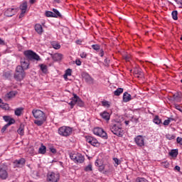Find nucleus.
Instances as JSON below:
<instances>
[{
    "label": "nucleus",
    "instance_id": "nucleus-1",
    "mask_svg": "<svg viewBox=\"0 0 182 182\" xmlns=\"http://www.w3.org/2000/svg\"><path fill=\"white\" fill-rule=\"evenodd\" d=\"M32 114L36 120H34V124L37 126H42L45 122H46V114L41 109H34L32 111Z\"/></svg>",
    "mask_w": 182,
    "mask_h": 182
},
{
    "label": "nucleus",
    "instance_id": "nucleus-2",
    "mask_svg": "<svg viewBox=\"0 0 182 182\" xmlns=\"http://www.w3.org/2000/svg\"><path fill=\"white\" fill-rule=\"evenodd\" d=\"M109 128L112 133L115 134V136H118L119 137H122V136H123V128H122V123H112L110 125Z\"/></svg>",
    "mask_w": 182,
    "mask_h": 182
},
{
    "label": "nucleus",
    "instance_id": "nucleus-3",
    "mask_svg": "<svg viewBox=\"0 0 182 182\" xmlns=\"http://www.w3.org/2000/svg\"><path fill=\"white\" fill-rule=\"evenodd\" d=\"M25 76H26V73H25V70L21 67V65H18L16 68V72L14 73V77L17 82H21L25 79Z\"/></svg>",
    "mask_w": 182,
    "mask_h": 182
},
{
    "label": "nucleus",
    "instance_id": "nucleus-4",
    "mask_svg": "<svg viewBox=\"0 0 182 182\" xmlns=\"http://www.w3.org/2000/svg\"><path fill=\"white\" fill-rule=\"evenodd\" d=\"M73 133V129L70 127L63 126L58 129V134L63 137H69Z\"/></svg>",
    "mask_w": 182,
    "mask_h": 182
},
{
    "label": "nucleus",
    "instance_id": "nucleus-5",
    "mask_svg": "<svg viewBox=\"0 0 182 182\" xmlns=\"http://www.w3.org/2000/svg\"><path fill=\"white\" fill-rule=\"evenodd\" d=\"M23 55L28 60H41V57L31 50H25Z\"/></svg>",
    "mask_w": 182,
    "mask_h": 182
},
{
    "label": "nucleus",
    "instance_id": "nucleus-6",
    "mask_svg": "<svg viewBox=\"0 0 182 182\" xmlns=\"http://www.w3.org/2000/svg\"><path fill=\"white\" fill-rule=\"evenodd\" d=\"M71 102L69 105L71 106V109H73L75 105H77L80 107H83L85 106V102L75 94L73 95Z\"/></svg>",
    "mask_w": 182,
    "mask_h": 182
},
{
    "label": "nucleus",
    "instance_id": "nucleus-7",
    "mask_svg": "<svg viewBox=\"0 0 182 182\" xmlns=\"http://www.w3.org/2000/svg\"><path fill=\"white\" fill-rule=\"evenodd\" d=\"M70 158L75 163H79L80 164L85 161V156L81 154H72L70 155Z\"/></svg>",
    "mask_w": 182,
    "mask_h": 182
},
{
    "label": "nucleus",
    "instance_id": "nucleus-8",
    "mask_svg": "<svg viewBox=\"0 0 182 182\" xmlns=\"http://www.w3.org/2000/svg\"><path fill=\"white\" fill-rule=\"evenodd\" d=\"M60 178V175L58 173L48 172L47 175V180L49 182H58Z\"/></svg>",
    "mask_w": 182,
    "mask_h": 182
},
{
    "label": "nucleus",
    "instance_id": "nucleus-9",
    "mask_svg": "<svg viewBox=\"0 0 182 182\" xmlns=\"http://www.w3.org/2000/svg\"><path fill=\"white\" fill-rule=\"evenodd\" d=\"M93 133L96 136H99L100 137H102V139H105V140L107 139V133L103 130V129L97 127L93 129Z\"/></svg>",
    "mask_w": 182,
    "mask_h": 182
},
{
    "label": "nucleus",
    "instance_id": "nucleus-10",
    "mask_svg": "<svg viewBox=\"0 0 182 182\" xmlns=\"http://www.w3.org/2000/svg\"><path fill=\"white\" fill-rule=\"evenodd\" d=\"M85 139H86V141H87V143L91 144V146H94V147H99V146H100V144H99V141H97V139H96L93 136H87Z\"/></svg>",
    "mask_w": 182,
    "mask_h": 182
},
{
    "label": "nucleus",
    "instance_id": "nucleus-11",
    "mask_svg": "<svg viewBox=\"0 0 182 182\" xmlns=\"http://www.w3.org/2000/svg\"><path fill=\"white\" fill-rule=\"evenodd\" d=\"M21 68H22L23 70H28L29 69V65H30V60H28L26 58H21Z\"/></svg>",
    "mask_w": 182,
    "mask_h": 182
},
{
    "label": "nucleus",
    "instance_id": "nucleus-12",
    "mask_svg": "<svg viewBox=\"0 0 182 182\" xmlns=\"http://www.w3.org/2000/svg\"><path fill=\"white\" fill-rule=\"evenodd\" d=\"M0 178L6 180L8 178V171L6 166H0Z\"/></svg>",
    "mask_w": 182,
    "mask_h": 182
},
{
    "label": "nucleus",
    "instance_id": "nucleus-13",
    "mask_svg": "<svg viewBox=\"0 0 182 182\" xmlns=\"http://www.w3.org/2000/svg\"><path fill=\"white\" fill-rule=\"evenodd\" d=\"M135 143L139 147H143L144 146V138L141 135L137 136L134 139Z\"/></svg>",
    "mask_w": 182,
    "mask_h": 182
},
{
    "label": "nucleus",
    "instance_id": "nucleus-14",
    "mask_svg": "<svg viewBox=\"0 0 182 182\" xmlns=\"http://www.w3.org/2000/svg\"><path fill=\"white\" fill-rule=\"evenodd\" d=\"M82 77H83L84 80L87 83H88V85H93V79L92 78V77L90 76L89 74L83 73L82 74Z\"/></svg>",
    "mask_w": 182,
    "mask_h": 182
},
{
    "label": "nucleus",
    "instance_id": "nucleus-15",
    "mask_svg": "<svg viewBox=\"0 0 182 182\" xmlns=\"http://www.w3.org/2000/svg\"><path fill=\"white\" fill-rule=\"evenodd\" d=\"M173 102H175L176 103H180L181 102V92H176L173 95L172 97Z\"/></svg>",
    "mask_w": 182,
    "mask_h": 182
},
{
    "label": "nucleus",
    "instance_id": "nucleus-16",
    "mask_svg": "<svg viewBox=\"0 0 182 182\" xmlns=\"http://www.w3.org/2000/svg\"><path fill=\"white\" fill-rule=\"evenodd\" d=\"M52 58L53 60H54L55 62H59L62 60V59H63V55H62L61 53H55L53 55Z\"/></svg>",
    "mask_w": 182,
    "mask_h": 182
},
{
    "label": "nucleus",
    "instance_id": "nucleus-17",
    "mask_svg": "<svg viewBox=\"0 0 182 182\" xmlns=\"http://www.w3.org/2000/svg\"><path fill=\"white\" fill-rule=\"evenodd\" d=\"M34 28L36 32H37L38 35H42V33H43V28L42 27V25L36 23Z\"/></svg>",
    "mask_w": 182,
    "mask_h": 182
},
{
    "label": "nucleus",
    "instance_id": "nucleus-18",
    "mask_svg": "<svg viewBox=\"0 0 182 182\" xmlns=\"http://www.w3.org/2000/svg\"><path fill=\"white\" fill-rule=\"evenodd\" d=\"M4 15H6V16H14V15H15V9H8L5 13Z\"/></svg>",
    "mask_w": 182,
    "mask_h": 182
},
{
    "label": "nucleus",
    "instance_id": "nucleus-19",
    "mask_svg": "<svg viewBox=\"0 0 182 182\" xmlns=\"http://www.w3.org/2000/svg\"><path fill=\"white\" fill-rule=\"evenodd\" d=\"M101 117L105 120L109 121L110 120V114L109 112L104 111L103 112L100 113Z\"/></svg>",
    "mask_w": 182,
    "mask_h": 182
},
{
    "label": "nucleus",
    "instance_id": "nucleus-20",
    "mask_svg": "<svg viewBox=\"0 0 182 182\" xmlns=\"http://www.w3.org/2000/svg\"><path fill=\"white\" fill-rule=\"evenodd\" d=\"M14 164H16L17 167H19V166H23V164H25V159L22 158L19 160L14 161Z\"/></svg>",
    "mask_w": 182,
    "mask_h": 182
},
{
    "label": "nucleus",
    "instance_id": "nucleus-21",
    "mask_svg": "<svg viewBox=\"0 0 182 182\" xmlns=\"http://www.w3.org/2000/svg\"><path fill=\"white\" fill-rule=\"evenodd\" d=\"M123 100L125 102H130V100H132V95L127 92H124L123 95Z\"/></svg>",
    "mask_w": 182,
    "mask_h": 182
},
{
    "label": "nucleus",
    "instance_id": "nucleus-22",
    "mask_svg": "<svg viewBox=\"0 0 182 182\" xmlns=\"http://www.w3.org/2000/svg\"><path fill=\"white\" fill-rule=\"evenodd\" d=\"M134 72L136 75V77H143V71H141V69L136 68Z\"/></svg>",
    "mask_w": 182,
    "mask_h": 182
},
{
    "label": "nucleus",
    "instance_id": "nucleus-23",
    "mask_svg": "<svg viewBox=\"0 0 182 182\" xmlns=\"http://www.w3.org/2000/svg\"><path fill=\"white\" fill-rule=\"evenodd\" d=\"M16 96V92L11 91L6 95V99H12V97H15Z\"/></svg>",
    "mask_w": 182,
    "mask_h": 182
},
{
    "label": "nucleus",
    "instance_id": "nucleus-24",
    "mask_svg": "<svg viewBox=\"0 0 182 182\" xmlns=\"http://www.w3.org/2000/svg\"><path fill=\"white\" fill-rule=\"evenodd\" d=\"M38 153L39 154H45V153H46V146H45L43 144H42L39 148Z\"/></svg>",
    "mask_w": 182,
    "mask_h": 182
},
{
    "label": "nucleus",
    "instance_id": "nucleus-25",
    "mask_svg": "<svg viewBox=\"0 0 182 182\" xmlns=\"http://www.w3.org/2000/svg\"><path fill=\"white\" fill-rule=\"evenodd\" d=\"M20 9L21 11L26 12V9H28V3L26 1L23 2L21 6Z\"/></svg>",
    "mask_w": 182,
    "mask_h": 182
},
{
    "label": "nucleus",
    "instance_id": "nucleus-26",
    "mask_svg": "<svg viewBox=\"0 0 182 182\" xmlns=\"http://www.w3.org/2000/svg\"><path fill=\"white\" fill-rule=\"evenodd\" d=\"M154 123L155 124H161V119H160V117L159 115H156L153 119Z\"/></svg>",
    "mask_w": 182,
    "mask_h": 182
},
{
    "label": "nucleus",
    "instance_id": "nucleus-27",
    "mask_svg": "<svg viewBox=\"0 0 182 182\" xmlns=\"http://www.w3.org/2000/svg\"><path fill=\"white\" fill-rule=\"evenodd\" d=\"M17 133H18L20 136H23V134H25L23 125L22 124L20 125L18 129L17 130Z\"/></svg>",
    "mask_w": 182,
    "mask_h": 182
},
{
    "label": "nucleus",
    "instance_id": "nucleus-28",
    "mask_svg": "<svg viewBox=\"0 0 182 182\" xmlns=\"http://www.w3.org/2000/svg\"><path fill=\"white\" fill-rule=\"evenodd\" d=\"M169 156L171 157H176L178 156V149H173L169 152Z\"/></svg>",
    "mask_w": 182,
    "mask_h": 182
},
{
    "label": "nucleus",
    "instance_id": "nucleus-29",
    "mask_svg": "<svg viewBox=\"0 0 182 182\" xmlns=\"http://www.w3.org/2000/svg\"><path fill=\"white\" fill-rule=\"evenodd\" d=\"M53 11L54 12L53 18H60V16H62V15L60 14V12H59V11H58V9H53Z\"/></svg>",
    "mask_w": 182,
    "mask_h": 182
},
{
    "label": "nucleus",
    "instance_id": "nucleus-30",
    "mask_svg": "<svg viewBox=\"0 0 182 182\" xmlns=\"http://www.w3.org/2000/svg\"><path fill=\"white\" fill-rule=\"evenodd\" d=\"M22 112H23V107L16 108L14 113L16 116H21L22 114Z\"/></svg>",
    "mask_w": 182,
    "mask_h": 182
},
{
    "label": "nucleus",
    "instance_id": "nucleus-31",
    "mask_svg": "<svg viewBox=\"0 0 182 182\" xmlns=\"http://www.w3.org/2000/svg\"><path fill=\"white\" fill-rule=\"evenodd\" d=\"M122 93H123V88H117L114 92V95L115 96H120V95H122Z\"/></svg>",
    "mask_w": 182,
    "mask_h": 182
},
{
    "label": "nucleus",
    "instance_id": "nucleus-32",
    "mask_svg": "<svg viewBox=\"0 0 182 182\" xmlns=\"http://www.w3.org/2000/svg\"><path fill=\"white\" fill-rule=\"evenodd\" d=\"M0 107L3 110H9V109H10L9 105L5 104V103H1V105H0Z\"/></svg>",
    "mask_w": 182,
    "mask_h": 182
},
{
    "label": "nucleus",
    "instance_id": "nucleus-33",
    "mask_svg": "<svg viewBox=\"0 0 182 182\" xmlns=\"http://www.w3.org/2000/svg\"><path fill=\"white\" fill-rule=\"evenodd\" d=\"M171 15L174 21H177V19H178V12L177 11H173Z\"/></svg>",
    "mask_w": 182,
    "mask_h": 182
},
{
    "label": "nucleus",
    "instance_id": "nucleus-34",
    "mask_svg": "<svg viewBox=\"0 0 182 182\" xmlns=\"http://www.w3.org/2000/svg\"><path fill=\"white\" fill-rule=\"evenodd\" d=\"M41 70H42L43 73H46L48 72V66L41 64L40 65Z\"/></svg>",
    "mask_w": 182,
    "mask_h": 182
},
{
    "label": "nucleus",
    "instance_id": "nucleus-35",
    "mask_svg": "<svg viewBox=\"0 0 182 182\" xmlns=\"http://www.w3.org/2000/svg\"><path fill=\"white\" fill-rule=\"evenodd\" d=\"M166 138L168 140H173V139H176V135L175 134H167L166 135Z\"/></svg>",
    "mask_w": 182,
    "mask_h": 182
},
{
    "label": "nucleus",
    "instance_id": "nucleus-36",
    "mask_svg": "<svg viewBox=\"0 0 182 182\" xmlns=\"http://www.w3.org/2000/svg\"><path fill=\"white\" fill-rule=\"evenodd\" d=\"M174 120L173 118H168V119H166L163 124L164 126H168V124H170V123L171 122V121Z\"/></svg>",
    "mask_w": 182,
    "mask_h": 182
},
{
    "label": "nucleus",
    "instance_id": "nucleus-37",
    "mask_svg": "<svg viewBox=\"0 0 182 182\" xmlns=\"http://www.w3.org/2000/svg\"><path fill=\"white\" fill-rule=\"evenodd\" d=\"M173 107H175V109H176V110H178L179 112H181L182 113V107L180 106L179 105L177 104H174Z\"/></svg>",
    "mask_w": 182,
    "mask_h": 182
},
{
    "label": "nucleus",
    "instance_id": "nucleus-38",
    "mask_svg": "<svg viewBox=\"0 0 182 182\" xmlns=\"http://www.w3.org/2000/svg\"><path fill=\"white\" fill-rule=\"evenodd\" d=\"M93 170L92 164H90L87 166L85 168V171H92Z\"/></svg>",
    "mask_w": 182,
    "mask_h": 182
},
{
    "label": "nucleus",
    "instance_id": "nucleus-39",
    "mask_svg": "<svg viewBox=\"0 0 182 182\" xmlns=\"http://www.w3.org/2000/svg\"><path fill=\"white\" fill-rule=\"evenodd\" d=\"M46 16H47V18H53V12L52 11H46Z\"/></svg>",
    "mask_w": 182,
    "mask_h": 182
},
{
    "label": "nucleus",
    "instance_id": "nucleus-40",
    "mask_svg": "<svg viewBox=\"0 0 182 182\" xmlns=\"http://www.w3.org/2000/svg\"><path fill=\"white\" fill-rule=\"evenodd\" d=\"M92 49H94V50H100V46L97 45V44H94L92 46Z\"/></svg>",
    "mask_w": 182,
    "mask_h": 182
},
{
    "label": "nucleus",
    "instance_id": "nucleus-41",
    "mask_svg": "<svg viewBox=\"0 0 182 182\" xmlns=\"http://www.w3.org/2000/svg\"><path fill=\"white\" fill-rule=\"evenodd\" d=\"M102 105L104 107H110V104H109L108 101H102Z\"/></svg>",
    "mask_w": 182,
    "mask_h": 182
},
{
    "label": "nucleus",
    "instance_id": "nucleus-42",
    "mask_svg": "<svg viewBox=\"0 0 182 182\" xmlns=\"http://www.w3.org/2000/svg\"><path fill=\"white\" fill-rule=\"evenodd\" d=\"M136 182H149V181L144 178H136Z\"/></svg>",
    "mask_w": 182,
    "mask_h": 182
},
{
    "label": "nucleus",
    "instance_id": "nucleus-43",
    "mask_svg": "<svg viewBox=\"0 0 182 182\" xmlns=\"http://www.w3.org/2000/svg\"><path fill=\"white\" fill-rule=\"evenodd\" d=\"M113 160L116 164V165H114V166L117 167V166H119V164H120V161L117 158H114Z\"/></svg>",
    "mask_w": 182,
    "mask_h": 182
},
{
    "label": "nucleus",
    "instance_id": "nucleus-44",
    "mask_svg": "<svg viewBox=\"0 0 182 182\" xmlns=\"http://www.w3.org/2000/svg\"><path fill=\"white\" fill-rule=\"evenodd\" d=\"M15 123V119L10 118L9 122L7 123V126H11V124H14Z\"/></svg>",
    "mask_w": 182,
    "mask_h": 182
},
{
    "label": "nucleus",
    "instance_id": "nucleus-45",
    "mask_svg": "<svg viewBox=\"0 0 182 182\" xmlns=\"http://www.w3.org/2000/svg\"><path fill=\"white\" fill-rule=\"evenodd\" d=\"M65 75H66L67 76H72V70L68 69V70L65 71Z\"/></svg>",
    "mask_w": 182,
    "mask_h": 182
},
{
    "label": "nucleus",
    "instance_id": "nucleus-46",
    "mask_svg": "<svg viewBox=\"0 0 182 182\" xmlns=\"http://www.w3.org/2000/svg\"><path fill=\"white\" fill-rule=\"evenodd\" d=\"M176 141L178 143V144H180L181 146H182V138L180 136H178L176 138Z\"/></svg>",
    "mask_w": 182,
    "mask_h": 182
},
{
    "label": "nucleus",
    "instance_id": "nucleus-47",
    "mask_svg": "<svg viewBox=\"0 0 182 182\" xmlns=\"http://www.w3.org/2000/svg\"><path fill=\"white\" fill-rule=\"evenodd\" d=\"M80 58H82V59H85L87 58V53H86L85 52H82L80 53Z\"/></svg>",
    "mask_w": 182,
    "mask_h": 182
},
{
    "label": "nucleus",
    "instance_id": "nucleus-48",
    "mask_svg": "<svg viewBox=\"0 0 182 182\" xmlns=\"http://www.w3.org/2000/svg\"><path fill=\"white\" fill-rule=\"evenodd\" d=\"M53 47L54 49H60V45L59 43H53Z\"/></svg>",
    "mask_w": 182,
    "mask_h": 182
},
{
    "label": "nucleus",
    "instance_id": "nucleus-49",
    "mask_svg": "<svg viewBox=\"0 0 182 182\" xmlns=\"http://www.w3.org/2000/svg\"><path fill=\"white\" fill-rule=\"evenodd\" d=\"M8 127H9V125H8L7 124L3 127V128L1 129V132L4 133V132H5V130H6V129H8Z\"/></svg>",
    "mask_w": 182,
    "mask_h": 182
},
{
    "label": "nucleus",
    "instance_id": "nucleus-50",
    "mask_svg": "<svg viewBox=\"0 0 182 182\" xmlns=\"http://www.w3.org/2000/svg\"><path fill=\"white\" fill-rule=\"evenodd\" d=\"M3 119L5 122H9V119H11V117L9 116H4L3 117Z\"/></svg>",
    "mask_w": 182,
    "mask_h": 182
},
{
    "label": "nucleus",
    "instance_id": "nucleus-51",
    "mask_svg": "<svg viewBox=\"0 0 182 182\" xmlns=\"http://www.w3.org/2000/svg\"><path fill=\"white\" fill-rule=\"evenodd\" d=\"M50 151H51V153H53V154H55L56 153V149L53 148V147H50Z\"/></svg>",
    "mask_w": 182,
    "mask_h": 182
},
{
    "label": "nucleus",
    "instance_id": "nucleus-52",
    "mask_svg": "<svg viewBox=\"0 0 182 182\" xmlns=\"http://www.w3.org/2000/svg\"><path fill=\"white\" fill-rule=\"evenodd\" d=\"M100 56H101V58H103V56H105V51H103V49L100 50V53H99Z\"/></svg>",
    "mask_w": 182,
    "mask_h": 182
},
{
    "label": "nucleus",
    "instance_id": "nucleus-53",
    "mask_svg": "<svg viewBox=\"0 0 182 182\" xmlns=\"http://www.w3.org/2000/svg\"><path fill=\"white\" fill-rule=\"evenodd\" d=\"M75 63L77 66H80V65H82V61H80V60H76Z\"/></svg>",
    "mask_w": 182,
    "mask_h": 182
},
{
    "label": "nucleus",
    "instance_id": "nucleus-54",
    "mask_svg": "<svg viewBox=\"0 0 182 182\" xmlns=\"http://www.w3.org/2000/svg\"><path fill=\"white\" fill-rule=\"evenodd\" d=\"M105 170V166L104 165H100L99 166V171H103Z\"/></svg>",
    "mask_w": 182,
    "mask_h": 182
},
{
    "label": "nucleus",
    "instance_id": "nucleus-55",
    "mask_svg": "<svg viewBox=\"0 0 182 182\" xmlns=\"http://www.w3.org/2000/svg\"><path fill=\"white\" fill-rule=\"evenodd\" d=\"M163 166L165 168H168L169 164L168 162H165L163 164Z\"/></svg>",
    "mask_w": 182,
    "mask_h": 182
},
{
    "label": "nucleus",
    "instance_id": "nucleus-56",
    "mask_svg": "<svg viewBox=\"0 0 182 182\" xmlns=\"http://www.w3.org/2000/svg\"><path fill=\"white\" fill-rule=\"evenodd\" d=\"M95 166H96L97 167H99V166H100V161L99 160H97V161H95Z\"/></svg>",
    "mask_w": 182,
    "mask_h": 182
},
{
    "label": "nucleus",
    "instance_id": "nucleus-57",
    "mask_svg": "<svg viewBox=\"0 0 182 182\" xmlns=\"http://www.w3.org/2000/svg\"><path fill=\"white\" fill-rule=\"evenodd\" d=\"M174 170H176V171H180L181 168L178 166H176L175 168H174Z\"/></svg>",
    "mask_w": 182,
    "mask_h": 182
},
{
    "label": "nucleus",
    "instance_id": "nucleus-58",
    "mask_svg": "<svg viewBox=\"0 0 182 182\" xmlns=\"http://www.w3.org/2000/svg\"><path fill=\"white\" fill-rule=\"evenodd\" d=\"M176 4H177L178 5H180V6H179V8H182V0H181V1H178V2H176Z\"/></svg>",
    "mask_w": 182,
    "mask_h": 182
},
{
    "label": "nucleus",
    "instance_id": "nucleus-59",
    "mask_svg": "<svg viewBox=\"0 0 182 182\" xmlns=\"http://www.w3.org/2000/svg\"><path fill=\"white\" fill-rule=\"evenodd\" d=\"M25 14H26V12L21 11V13L19 17H20V18H23Z\"/></svg>",
    "mask_w": 182,
    "mask_h": 182
},
{
    "label": "nucleus",
    "instance_id": "nucleus-60",
    "mask_svg": "<svg viewBox=\"0 0 182 182\" xmlns=\"http://www.w3.org/2000/svg\"><path fill=\"white\" fill-rule=\"evenodd\" d=\"M68 75H67L66 74L63 75V77H64L65 80H68Z\"/></svg>",
    "mask_w": 182,
    "mask_h": 182
},
{
    "label": "nucleus",
    "instance_id": "nucleus-61",
    "mask_svg": "<svg viewBox=\"0 0 182 182\" xmlns=\"http://www.w3.org/2000/svg\"><path fill=\"white\" fill-rule=\"evenodd\" d=\"M34 2H36V0H30V4H33Z\"/></svg>",
    "mask_w": 182,
    "mask_h": 182
},
{
    "label": "nucleus",
    "instance_id": "nucleus-62",
    "mask_svg": "<svg viewBox=\"0 0 182 182\" xmlns=\"http://www.w3.org/2000/svg\"><path fill=\"white\" fill-rule=\"evenodd\" d=\"M54 1H55V2H57V4H59L60 2V0H54Z\"/></svg>",
    "mask_w": 182,
    "mask_h": 182
},
{
    "label": "nucleus",
    "instance_id": "nucleus-63",
    "mask_svg": "<svg viewBox=\"0 0 182 182\" xmlns=\"http://www.w3.org/2000/svg\"><path fill=\"white\" fill-rule=\"evenodd\" d=\"M126 124H129V122L128 121H125Z\"/></svg>",
    "mask_w": 182,
    "mask_h": 182
},
{
    "label": "nucleus",
    "instance_id": "nucleus-64",
    "mask_svg": "<svg viewBox=\"0 0 182 182\" xmlns=\"http://www.w3.org/2000/svg\"><path fill=\"white\" fill-rule=\"evenodd\" d=\"M125 59H126V60H129V58H127V57Z\"/></svg>",
    "mask_w": 182,
    "mask_h": 182
}]
</instances>
